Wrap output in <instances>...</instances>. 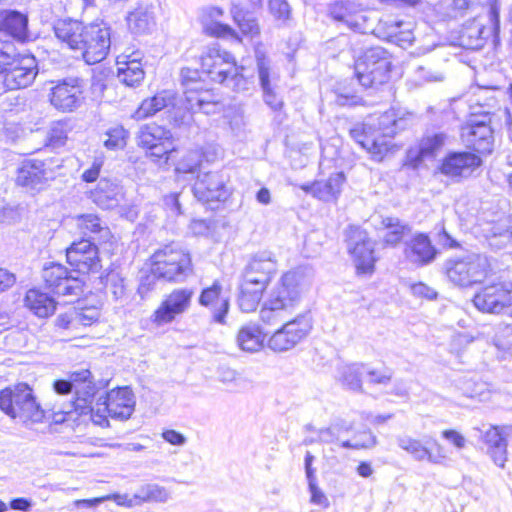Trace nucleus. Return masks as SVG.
<instances>
[{"mask_svg": "<svg viewBox=\"0 0 512 512\" xmlns=\"http://www.w3.org/2000/svg\"><path fill=\"white\" fill-rule=\"evenodd\" d=\"M55 36L72 50L78 51L88 65L103 61L110 50L111 27L101 21L85 25L72 19H60L54 24Z\"/></svg>", "mask_w": 512, "mask_h": 512, "instance_id": "nucleus-1", "label": "nucleus"}, {"mask_svg": "<svg viewBox=\"0 0 512 512\" xmlns=\"http://www.w3.org/2000/svg\"><path fill=\"white\" fill-rule=\"evenodd\" d=\"M108 385V381L100 380L97 383L93 380L92 374L88 369L74 371L70 373L69 379H59L54 381L53 389L59 395H67L74 392L73 399L65 408L54 412L56 422L65 421V415L75 412L77 415H88L92 409V403L95 397Z\"/></svg>", "mask_w": 512, "mask_h": 512, "instance_id": "nucleus-2", "label": "nucleus"}, {"mask_svg": "<svg viewBox=\"0 0 512 512\" xmlns=\"http://www.w3.org/2000/svg\"><path fill=\"white\" fill-rule=\"evenodd\" d=\"M299 270L288 271L268 292L260 309V319L267 325L282 323L299 302L305 283Z\"/></svg>", "mask_w": 512, "mask_h": 512, "instance_id": "nucleus-3", "label": "nucleus"}, {"mask_svg": "<svg viewBox=\"0 0 512 512\" xmlns=\"http://www.w3.org/2000/svg\"><path fill=\"white\" fill-rule=\"evenodd\" d=\"M38 73L37 60L28 54H19L10 43H0V77L5 90L28 87Z\"/></svg>", "mask_w": 512, "mask_h": 512, "instance_id": "nucleus-4", "label": "nucleus"}, {"mask_svg": "<svg viewBox=\"0 0 512 512\" xmlns=\"http://www.w3.org/2000/svg\"><path fill=\"white\" fill-rule=\"evenodd\" d=\"M202 73L212 81L225 84L233 90L245 87L246 81L241 74L243 67L239 68L234 57L227 51L221 50L218 44L207 46L201 56Z\"/></svg>", "mask_w": 512, "mask_h": 512, "instance_id": "nucleus-5", "label": "nucleus"}, {"mask_svg": "<svg viewBox=\"0 0 512 512\" xmlns=\"http://www.w3.org/2000/svg\"><path fill=\"white\" fill-rule=\"evenodd\" d=\"M442 270L453 285L469 288L486 279L490 264L486 255L468 252L446 259Z\"/></svg>", "mask_w": 512, "mask_h": 512, "instance_id": "nucleus-6", "label": "nucleus"}, {"mask_svg": "<svg viewBox=\"0 0 512 512\" xmlns=\"http://www.w3.org/2000/svg\"><path fill=\"white\" fill-rule=\"evenodd\" d=\"M0 409L13 419L24 424L39 423L45 416L44 410L26 383H18L0 391Z\"/></svg>", "mask_w": 512, "mask_h": 512, "instance_id": "nucleus-7", "label": "nucleus"}, {"mask_svg": "<svg viewBox=\"0 0 512 512\" xmlns=\"http://www.w3.org/2000/svg\"><path fill=\"white\" fill-rule=\"evenodd\" d=\"M135 409V396L129 387L112 389L105 395H100L95 404L92 403V421L99 426H108V417L124 421L131 417Z\"/></svg>", "mask_w": 512, "mask_h": 512, "instance_id": "nucleus-8", "label": "nucleus"}, {"mask_svg": "<svg viewBox=\"0 0 512 512\" xmlns=\"http://www.w3.org/2000/svg\"><path fill=\"white\" fill-rule=\"evenodd\" d=\"M391 67L389 53L382 47H372L355 61L354 71L363 88L376 89L388 82Z\"/></svg>", "mask_w": 512, "mask_h": 512, "instance_id": "nucleus-9", "label": "nucleus"}, {"mask_svg": "<svg viewBox=\"0 0 512 512\" xmlns=\"http://www.w3.org/2000/svg\"><path fill=\"white\" fill-rule=\"evenodd\" d=\"M151 261L152 272L168 282H183L192 272L190 254L174 243L157 250Z\"/></svg>", "mask_w": 512, "mask_h": 512, "instance_id": "nucleus-10", "label": "nucleus"}, {"mask_svg": "<svg viewBox=\"0 0 512 512\" xmlns=\"http://www.w3.org/2000/svg\"><path fill=\"white\" fill-rule=\"evenodd\" d=\"M180 83L184 88L187 109L206 115L215 114L220 110L219 97L211 89L204 88L198 69L182 68Z\"/></svg>", "mask_w": 512, "mask_h": 512, "instance_id": "nucleus-11", "label": "nucleus"}, {"mask_svg": "<svg viewBox=\"0 0 512 512\" xmlns=\"http://www.w3.org/2000/svg\"><path fill=\"white\" fill-rule=\"evenodd\" d=\"M345 241L357 272L359 274L372 273L377 257L375 256V242L369 237L367 231L359 226L351 225L345 230Z\"/></svg>", "mask_w": 512, "mask_h": 512, "instance_id": "nucleus-12", "label": "nucleus"}, {"mask_svg": "<svg viewBox=\"0 0 512 512\" xmlns=\"http://www.w3.org/2000/svg\"><path fill=\"white\" fill-rule=\"evenodd\" d=\"M482 164V158L476 153L451 151L441 159L436 171L453 183H461L471 178Z\"/></svg>", "mask_w": 512, "mask_h": 512, "instance_id": "nucleus-13", "label": "nucleus"}, {"mask_svg": "<svg viewBox=\"0 0 512 512\" xmlns=\"http://www.w3.org/2000/svg\"><path fill=\"white\" fill-rule=\"evenodd\" d=\"M73 272L62 264L50 262L43 267L42 278L54 294L79 297L83 293V281Z\"/></svg>", "mask_w": 512, "mask_h": 512, "instance_id": "nucleus-14", "label": "nucleus"}, {"mask_svg": "<svg viewBox=\"0 0 512 512\" xmlns=\"http://www.w3.org/2000/svg\"><path fill=\"white\" fill-rule=\"evenodd\" d=\"M84 80L79 77H66L51 88V105L62 112H72L79 108L84 100Z\"/></svg>", "mask_w": 512, "mask_h": 512, "instance_id": "nucleus-15", "label": "nucleus"}, {"mask_svg": "<svg viewBox=\"0 0 512 512\" xmlns=\"http://www.w3.org/2000/svg\"><path fill=\"white\" fill-rule=\"evenodd\" d=\"M312 329L311 319L301 315L286 322L268 339V347L275 352H285L294 348Z\"/></svg>", "mask_w": 512, "mask_h": 512, "instance_id": "nucleus-16", "label": "nucleus"}, {"mask_svg": "<svg viewBox=\"0 0 512 512\" xmlns=\"http://www.w3.org/2000/svg\"><path fill=\"white\" fill-rule=\"evenodd\" d=\"M511 288V284L502 282L485 286L474 295L473 304L483 313H505L512 301Z\"/></svg>", "mask_w": 512, "mask_h": 512, "instance_id": "nucleus-17", "label": "nucleus"}, {"mask_svg": "<svg viewBox=\"0 0 512 512\" xmlns=\"http://www.w3.org/2000/svg\"><path fill=\"white\" fill-rule=\"evenodd\" d=\"M277 272V261L269 251L254 254L242 272V282L266 289Z\"/></svg>", "mask_w": 512, "mask_h": 512, "instance_id": "nucleus-18", "label": "nucleus"}, {"mask_svg": "<svg viewBox=\"0 0 512 512\" xmlns=\"http://www.w3.org/2000/svg\"><path fill=\"white\" fill-rule=\"evenodd\" d=\"M67 262L74 267V272L88 274L101 268L96 243L89 239L73 242L66 249Z\"/></svg>", "mask_w": 512, "mask_h": 512, "instance_id": "nucleus-19", "label": "nucleus"}, {"mask_svg": "<svg viewBox=\"0 0 512 512\" xmlns=\"http://www.w3.org/2000/svg\"><path fill=\"white\" fill-rule=\"evenodd\" d=\"M227 180V176L221 171L198 174L192 188L194 196L205 203L224 201L229 196Z\"/></svg>", "mask_w": 512, "mask_h": 512, "instance_id": "nucleus-20", "label": "nucleus"}, {"mask_svg": "<svg viewBox=\"0 0 512 512\" xmlns=\"http://www.w3.org/2000/svg\"><path fill=\"white\" fill-rule=\"evenodd\" d=\"M193 291L187 288L173 290L153 314V322L158 326L172 322L190 306Z\"/></svg>", "mask_w": 512, "mask_h": 512, "instance_id": "nucleus-21", "label": "nucleus"}, {"mask_svg": "<svg viewBox=\"0 0 512 512\" xmlns=\"http://www.w3.org/2000/svg\"><path fill=\"white\" fill-rule=\"evenodd\" d=\"M254 55L257 65L260 86L263 91L265 103L274 111L282 109L284 103L282 98L276 93L271 84V65L266 55L264 45L258 42L254 47Z\"/></svg>", "mask_w": 512, "mask_h": 512, "instance_id": "nucleus-22", "label": "nucleus"}, {"mask_svg": "<svg viewBox=\"0 0 512 512\" xmlns=\"http://www.w3.org/2000/svg\"><path fill=\"white\" fill-rule=\"evenodd\" d=\"M403 254L409 263L423 267L435 261L438 250L426 233L417 232L405 241Z\"/></svg>", "mask_w": 512, "mask_h": 512, "instance_id": "nucleus-23", "label": "nucleus"}, {"mask_svg": "<svg viewBox=\"0 0 512 512\" xmlns=\"http://www.w3.org/2000/svg\"><path fill=\"white\" fill-rule=\"evenodd\" d=\"M328 14L333 20L345 24L355 32L366 33L367 31L368 18L353 1L339 0L331 3L328 6Z\"/></svg>", "mask_w": 512, "mask_h": 512, "instance_id": "nucleus-24", "label": "nucleus"}, {"mask_svg": "<svg viewBox=\"0 0 512 512\" xmlns=\"http://www.w3.org/2000/svg\"><path fill=\"white\" fill-rule=\"evenodd\" d=\"M350 136L365 149L375 161H382L389 151L390 143L385 139H380L375 134L372 125H357L350 129Z\"/></svg>", "mask_w": 512, "mask_h": 512, "instance_id": "nucleus-25", "label": "nucleus"}, {"mask_svg": "<svg viewBox=\"0 0 512 512\" xmlns=\"http://www.w3.org/2000/svg\"><path fill=\"white\" fill-rule=\"evenodd\" d=\"M462 139L467 148L481 154H488L493 149V130L485 122H472L462 133Z\"/></svg>", "mask_w": 512, "mask_h": 512, "instance_id": "nucleus-26", "label": "nucleus"}, {"mask_svg": "<svg viewBox=\"0 0 512 512\" xmlns=\"http://www.w3.org/2000/svg\"><path fill=\"white\" fill-rule=\"evenodd\" d=\"M447 140V135L443 132L426 134L420 140L416 149H410L407 153L409 165L416 169L426 159H433L443 148Z\"/></svg>", "mask_w": 512, "mask_h": 512, "instance_id": "nucleus-27", "label": "nucleus"}, {"mask_svg": "<svg viewBox=\"0 0 512 512\" xmlns=\"http://www.w3.org/2000/svg\"><path fill=\"white\" fill-rule=\"evenodd\" d=\"M199 304L210 308L214 321L223 324L229 310V299L222 295V285L214 281L210 287L202 290L199 296Z\"/></svg>", "mask_w": 512, "mask_h": 512, "instance_id": "nucleus-28", "label": "nucleus"}, {"mask_svg": "<svg viewBox=\"0 0 512 512\" xmlns=\"http://www.w3.org/2000/svg\"><path fill=\"white\" fill-rule=\"evenodd\" d=\"M93 201L102 209H113L124 200L123 187L117 180L101 178L91 192Z\"/></svg>", "mask_w": 512, "mask_h": 512, "instance_id": "nucleus-29", "label": "nucleus"}, {"mask_svg": "<svg viewBox=\"0 0 512 512\" xmlns=\"http://www.w3.org/2000/svg\"><path fill=\"white\" fill-rule=\"evenodd\" d=\"M229 13L244 36L253 39L260 35V25L255 13L245 8L239 0L231 1Z\"/></svg>", "mask_w": 512, "mask_h": 512, "instance_id": "nucleus-30", "label": "nucleus"}, {"mask_svg": "<svg viewBox=\"0 0 512 512\" xmlns=\"http://www.w3.org/2000/svg\"><path fill=\"white\" fill-rule=\"evenodd\" d=\"M0 31L24 42L28 37V17L17 10H4L0 14Z\"/></svg>", "mask_w": 512, "mask_h": 512, "instance_id": "nucleus-31", "label": "nucleus"}, {"mask_svg": "<svg viewBox=\"0 0 512 512\" xmlns=\"http://www.w3.org/2000/svg\"><path fill=\"white\" fill-rule=\"evenodd\" d=\"M129 30L135 35L148 34L156 25L154 7L139 4L126 16Z\"/></svg>", "mask_w": 512, "mask_h": 512, "instance_id": "nucleus-32", "label": "nucleus"}, {"mask_svg": "<svg viewBox=\"0 0 512 512\" xmlns=\"http://www.w3.org/2000/svg\"><path fill=\"white\" fill-rule=\"evenodd\" d=\"M44 166L41 160L26 161L18 170L17 183L31 189H40L47 180Z\"/></svg>", "mask_w": 512, "mask_h": 512, "instance_id": "nucleus-33", "label": "nucleus"}, {"mask_svg": "<svg viewBox=\"0 0 512 512\" xmlns=\"http://www.w3.org/2000/svg\"><path fill=\"white\" fill-rule=\"evenodd\" d=\"M483 439L487 445V453L493 462L500 468H504L507 461V440L499 428L490 427Z\"/></svg>", "mask_w": 512, "mask_h": 512, "instance_id": "nucleus-34", "label": "nucleus"}, {"mask_svg": "<svg viewBox=\"0 0 512 512\" xmlns=\"http://www.w3.org/2000/svg\"><path fill=\"white\" fill-rule=\"evenodd\" d=\"M398 446L409 453L416 461H428L433 464H439L444 459V455L438 453L434 455L431 451L424 446L420 440L411 438L409 436H400L397 438ZM438 447V452H440L441 446L438 443H435Z\"/></svg>", "mask_w": 512, "mask_h": 512, "instance_id": "nucleus-35", "label": "nucleus"}, {"mask_svg": "<svg viewBox=\"0 0 512 512\" xmlns=\"http://www.w3.org/2000/svg\"><path fill=\"white\" fill-rule=\"evenodd\" d=\"M77 226L89 240L95 243L106 242L110 237V230L103 225L101 219L95 214H82L77 217Z\"/></svg>", "mask_w": 512, "mask_h": 512, "instance_id": "nucleus-36", "label": "nucleus"}, {"mask_svg": "<svg viewBox=\"0 0 512 512\" xmlns=\"http://www.w3.org/2000/svg\"><path fill=\"white\" fill-rule=\"evenodd\" d=\"M24 301L25 305L38 317H48L56 309L54 298L36 288L27 291Z\"/></svg>", "mask_w": 512, "mask_h": 512, "instance_id": "nucleus-37", "label": "nucleus"}, {"mask_svg": "<svg viewBox=\"0 0 512 512\" xmlns=\"http://www.w3.org/2000/svg\"><path fill=\"white\" fill-rule=\"evenodd\" d=\"M345 181L343 172L331 174L326 180H317L315 198L324 202H335L341 194Z\"/></svg>", "mask_w": 512, "mask_h": 512, "instance_id": "nucleus-38", "label": "nucleus"}, {"mask_svg": "<svg viewBox=\"0 0 512 512\" xmlns=\"http://www.w3.org/2000/svg\"><path fill=\"white\" fill-rule=\"evenodd\" d=\"M381 223L387 230L383 236V242L386 246L396 247L407 236L412 235V226L397 217H385Z\"/></svg>", "mask_w": 512, "mask_h": 512, "instance_id": "nucleus-39", "label": "nucleus"}, {"mask_svg": "<svg viewBox=\"0 0 512 512\" xmlns=\"http://www.w3.org/2000/svg\"><path fill=\"white\" fill-rule=\"evenodd\" d=\"M265 337V334L258 325L248 324L241 327L236 340L241 350L253 353L262 349Z\"/></svg>", "mask_w": 512, "mask_h": 512, "instance_id": "nucleus-40", "label": "nucleus"}, {"mask_svg": "<svg viewBox=\"0 0 512 512\" xmlns=\"http://www.w3.org/2000/svg\"><path fill=\"white\" fill-rule=\"evenodd\" d=\"M165 140H172L171 131L156 123L141 126L137 135L138 145L145 149L152 148L159 143H166Z\"/></svg>", "mask_w": 512, "mask_h": 512, "instance_id": "nucleus-41", "label": "nucleus"}, {"mask_svg": "<svg viewBox=\"0 0 512 512\" xmlns=\"http://www.w3.org/2000/svg\"><path fill=\"white\" fill-rule=\"evenodd\" d=\"M127 58L126 61H117V78L126 86H139L145 76L142 64L137 58Z\"/></svg>", "mask_w": 512, "mask_h": 512, "instance_id": "nucleus-42", "label": "nucleus"}, {"mask_svg": "<svg viewBox=\"0 0 512 512\" xmlns=\"http://www.w3.org/2000/svg\"><path fill=\"white\" fill-rule=\"evenodd\" d=\"M406 120L403 118H396L394 111H387L378 118V122L373 126L375 134L380 139L394 137L398 131L405 129Z\"/></svg>", "mask_w": 512, "mask_h": 512, "instance_id": "nucleus-43", "label": "nucleus"}, {"mask_svg": "<svg viewBox=\"0 0 512 512\" xmlns=\"http://www.w3.org/2000/svg\"><path fill=\"white\" fill-rule=\"evenodd\" d=\"M72 129L73 125L70 119L52 122L47 132L46 145L52 149L63 147Z\"/></svg>", "mask_w": 512, "mask_h": 512, "instance_id": "nucleus-44", "label": "nucleus"}, {"mask_svg": "<svg viewBox=\"0 0 512 512\" xmlns=\"http://www.w3.org/2000/svg\"><path fill=\"white\" fill-rule=\"evenodd\" d=\"M133 499L137 503H166L170 499V493L168 490L155 483H147L140 486L136 493L133 495Z\"/></svg>", "mask_w": 512, "mask_h": 512, "instance_id": "nucleus-45", "label": "nucleus"}, {"mask_svg": "<svg viewBox=\"0 0 512 512\" xmlns=\"http://www.w3.org/2000/svg\"><path fill=\"white\" fill-rule=\"evenodd\" d=\"M265 289L242 282L238 296V305L241 311L249 313L256 310Z\"/></svg>", "mask_w": 512, "mask_h": 512, "instance_id": "nucleus-46", "label": "nucleus"}, {"mask_svg": "<svg viewBox=\"0 0 512 512\" xmlns=\"http://www.w3.org/2000/svg\"><path fill=\"white\" fill-rule=\"evenodd\" d=\"M170 102L171 98L167 96L166 92L158 93L155 96L142 101L140 107L136 111V117L138 119L151 117L166 108Z\"/></svg>", "mask_w": 512, "mask_h": 512, "instance_id": "nucleus-47", "label": "nucleus"}, {"mask_svg": "<svg viewBox=\"0 0 512 512\" xmlns=\"http://www.w3.org/2000/svg\"><path fill=\"white\" fill-rule=\"evenodd\" d=\"M366 365L354 363L346 365L341 370V382L348 389L355 392H362V375L365 373Z\"/></svg>", "mask_w": 512, "mask_h": 512, "instance_id": "nucleus-48", "label": "nucleus"}, {"mask_svg": "<svg viewBox=\"0 0 512 512\" xmlns=\"http://www.w3.org/2000/svg\"><path fill=\"white\" fill-rule=\"evenodd\" d=\"M203 157L204 155L201 150L195 149L188 151L178 161L176 165V171L178 173H196L201 167Z\"/></svg>", "mask_w": 512, "mask_h": 512, "instance_id": "nucleus-49", "label": "nucleus"}, {"mask_svg": "<svg viewBox=\"0 0 512 512\" xmlns=\"http://www.w3.org/2000/svg\"><path fill=\"white\" fill-rule=\"evenodd\" d=\"M218 380L233 391H240L247 386L248 381L235 370L227 366H221L217 371Z\"/></svg>", "mask_w": 512, "mask_h": 512, "instance_id": "nucleus-50", "label": "nucleus"}, {"mask_svg": "<svg viewBox=\"0 0 512 512\" xmlns=\"http://www.w3.org/2000/svg\"><path fill=\"white\" fill-rule=\"evenodd\" d=\"M105 289L115 300L125 295L124 278L116 271L109 272L105 277Z\"/></svg>", "mask_w": 512, "mask_h": 512, "instance_id": "nucleus-51", "label": "nucleus"}, {"mask_svg": "<svg viewBox=\"0 0 512 512\" xmlns=\"http://www.w3.org/2000/svg\"><path fill=\"white\" fill-rule=\"evenodd\" d=\"M104 145L108 149H121L126 145L127 131L122 126H115L106 133Z\"/></svg>", "mask_w": 512, "mask_h": 512, "instance_id": "nucleus-52", "label": "nucleus"}, {"mask_svg": "<svg viewBox=\"0 0 512 512\" xmlns=\"http://www.w3.org/2000/svg\"><path fill=\"white\" fill-rule=\"evenodd\" d=\"M205 31L214 37L217 38H231L237 41H241V38L236 30H234L228 24H223L220 22H212L205 27Z\"/></svg>", "mask_w": 512, "mask_h": 512, "instance_id": "nucleus-53", "label": "nucleus"}, {"mask_svg": "<svg viewBox=\"0 0 512 512\" xmlns=\"http://www.w3.org/2000/svg\"><path fill=\"white\" fill-rule=\"evenodd\" d=\"M489 245L497 249L505 248L512 243V230H502L499 227H492L491 234L487 236Z\"/></svg>", "mask_w": 512, "mask_h": 512, "instance_id": "nucleus-54", "label": "nucleus"}, {"mask_svg": "<svg viewBox=\"0 0 512 512\" xmlns=\"http://www.w3.org/2000/svg\"><path fill=\"white\" fill-rule=\"evenodd\" d=\"M166 143H159L152 148H148L149 156L154 162H160L164 160L165 163L172 158V154L175 151L172 140H165Z\"/></svg>", "mask_w": 512, "mask_h": 512, "instance_id": "nucleus-55", "label": "nucleus"}, {"mask_svg": "<svg viewBox=\"0 0 512 512\" xmlns=\"http://www.w3.org/2000/svg\"><path fill=\"white\" fill-rule=\"evenodd\" d=\"M365 373L368 376V381L370 384L374 385H388L393 376V372L389 368H383L382 370H377L374 368H370L366 365Z\"/></svg>", "mask_w": 512, "mask_h": 512, "instance_id": "nucleus-56", "label": "nucleus"}, {"mask_svg": "<svg viewBox=\"0 0 512 512\" xmlns=\"http://www.w3.org/2000/svg\"><path fill=\"white\" fill-rule=\"evenodd\" d=\"M269 10L277 20L285 22L290 19L291 8L286 0H269Z\"/></svg>", "mask_w": 512, "mask_h": 512, "instance_id": "nucleus-57", "label": "nucleus"}, {"mask_svg": "<svg viewBox=\"0 0 512 512\" xmlns=\"http://www.w3.org/2000/svg\"><path fill=\"white\" fill-rule=\"evenodd\" d=\"M339 429L335 425H331L329 427L318 429L317 435H318V441L321 444H331L338 442Z\"/></svg>", "mask_w": 512, "mask_h": 512, "instance_id": "nucleus-58", "label": "nucleus"}, {"mask_svg": "<svg viewBox=\"0 0 512 512\" xmlns=\"http://www.w3.org/2000/svg\"><path fill=\"white\" fill-rule=\"evenodd\" d=\"M367 439L365 441H350L345 440L340 443V446L346 449H367L375 446L376 437L372 433H365Z\"/></svg>", "mask_w": 512, "mask_h": 512, "instance_id": "nucleus-59", "label": "nucleus"}, {"mask_svg": "<svg viewBox=\"0 0 512 512\" xmlns=\"http://www.w3.org/2000/svg\"><path fill=\"white\" fill-rule=\"evenodd\" d=\"M485 385L483 383H471L467 382L464 388V393L467 397L477 398L480 401L486 399Z\"/></svg>", "mask_w": 512, "mask_h": 512, "instance_id": "nucleus-60", "label": "nucleus"}, {"mask_svg": "<svg viewBox=\"0 0 512 512\" xmlns=\"http://www.w3.org/2000/svg\"><path fill=\"white\" fill-rule=\"evenodd\" d=\"M91 320V317H87L86 315L81 313H75L74 317L72 318H70L67 314L58 317L59 326H61L62 328H69L70 324L73 322H80L84 325H88L90 324Z\"/></svg>", "mask_w": 512, "mask_h": 512, "instance_id": "nucleus-61", "label": "nucleus"}, {"mask_svg": "<svg viewBox=\"0 0 512 512\" xmlns=\"http://www.w3.org/2000/svg\"><path fill=\"white\" fill-rule=\"evenodd\" d=\"M162 438L171 445L183 446L187 442V438L180 432L167 429L162 432Z\"/></svg>", "mask_w": 512, "mask_h": 512, "instance_id": "nucleus-62", "label": "nucleus"}, {"mask_svg": "<svg viewBox=\"0 0 512 512\" xmlns=\"http://www.w3.org/2000/svg\"><path fill=\"white\" fill-rule=\"evenodd\" d=\"M156 279H159L156 273L152 271L150 274L141 277V281L138 287V292L143 296L154 288Z\"/></svg>", "mask_w": 512, "mask_h": 512, "instance_id": "nucleus-63", "label": "nucleus"}, {"mask_svg": "<svg viewBox=\"0 0 512 512\" xmlns=\"http://www.w3.org/2000/svg\"><path fill=\"white\" fill-rule=\"evenodd\" d=\"M16 282L15 274L7 269L0 268V293L11 288Z\"/></svg>", "mask_w": 512, "mask_h": 512, "instance_id": "nucleus-64", "label": "nucleus"}]
</instances>
